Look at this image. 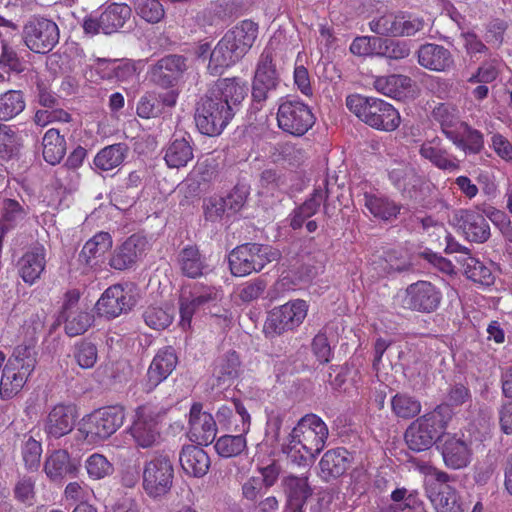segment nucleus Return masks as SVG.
<instances>
[{"mask_svg": "<svg viewBox=\"0 0 512 512\" xmlns=\"http://www.w3.org/2000/svg\"><path fill=\"white\" fill-rule=\"evenodd\" d=\"M231 107L209 92L196 106L195 123L198 130L208 136L220 135L234 117Z\"/></svg>", "mask_w": 512, "mask_h": 512, "instance_id": "9", "label": "nucleus"}, {"mask_svg": "<svg viewBox=\"0 0 512 512\" xmlns=\"http://www.w3.org/2000/svg\"><path fill=\"white\" fill-rule=\"evenodd\" d=\"M434 117L440 123L442 131L451 139L460 127V121L455 108L441 104L434 109Z\"/></svg>", "mask_w": 512, "mask_h": 512, "instance_id": "55", "label": "nucleus"}, {"mask_svg": "<svg viewBox=\"0 0 512 512\" xmlns=\"http://www.w3.org/2000/svg\"><path fill=\"white\" fill-rule=\"evenodd\" d=\"M503 64L497 59L493 58L483 62L477 71L468 79L470 83H491L497 79L500 74Z\"/></svg>", "mask_w": 512, "mask_h": 512, "instance_id": "57", "label": "nucleus"}, {"mask_svg": "<svg viewBox=\"0 0 512 512\" xmlns=\"http://www.w3.org/2000/svg\"><path fill=\"white\" fill-rule=\"evenodd\" d=\"M143 318L150 328L162 330L172 323L174 319V308L169 304L161 306L152 305L145 310Z\"/></svg>", "mask_w": 512, "mask_h": 512, "instance_id": "49", "label": "nucleus"}, {"mask_svg": "<svg viewBox=\"0 0 512 512\" xmlns=\"http://www.w3.org/2000/svg\"><path fill=\"white\" fill-rule=\"evenodd\" d=\"M68 302L65 304L66 321L65 330L69 336H77L83 334L91 325L92 318L88 312H68L70 305L77 302L79 295L76 292H69L67 294Z\"/></svg>", "mask_w": 512, "mask_h": 512, "instance_id": "42", "label": "nucleus"}, {"mask_svg": "<svg viewBox=\"0 0 512 512\" xmlns=\"http://www.w3.org/2000/svg\"><path fill=\"white\" fill-rule=\"evenodd\" d=\"M85 469L88 477L92 480H101L114 473L113 464L106 456L100 453H93L85 460Z\"/></svg>", "mask_w": 512, "mask_h": 512, "instance_id": "53", "label": "nucleus"}, {"mask_svg": "<svg viewBox=\"0 0 512 512\" xmlns=\"http://www.w3.org/2000/svg\"><path fill=\"white\" fill-rule=\"evenodd\" d=\"M328 427L315 414L302 417L281 444L282 452L292 463L308 466L324 449Z\"/></svg>", "mask_w": 512, "mask_h": 512, "instance_id": "1", "label": "nucleus"}, {"mask_svg": "<svg viewBox=\"0 0 512 512\" xmlns=\"http://www.w3.org/2000/svg\"><path fill=\"white\" fill-rule=\"evenodd\" d=\"M104 64L111 66L114 71L113 77L117 78L118 81L131 85L138 83L140 71L144 68L142 61L99 60V66Z\"/></svg>", "mask_w": 512, "mask_h": 512, "instance_id": "44", "label": "nucleus"}, {"mask_svg": "<svg viewBox=\"0 0 512 512\" xmlns=\"http://www.w3.org/2000/svg\"><path fill=\"white\" fill-rule=\"evenodd\" d=\"M80 470V461L72 458L67 450L58 449L50 453L44 463V471L52 481H62L67 477H76Z\"/></svg>", "mask_w": 512, "mask_h": 512, "instance_id": "21", "label": "nucleus"}, {"mask_svg": "<svg viewBox=\"0 0 512 512\" xmlns=\"http://www.w3.org/2000/svg\"><path fill=\"white\" fill-rule=\"evenodd\" d=\"M489 147L506 162L512 163V143L499 132H490Z\"/></svg>", "mask_w": 512, "mask_h": 512, "instance_id": "64", "label": "nucleus"}, {"mask_svg": "<svg viewBox=\"0 0 512 512\" xmlns=\"http://www.w3.org/2000/svg\"><path fill=\"white\" fill-rule=\"evenodd\" d=\"M181 273L188 278H198L204 275L207 268L204 257L195 246L183 248L177 258Z\"/></svg>", "mask_w": 512, "mask_h": 512, "instance_id": "40", "label": "nucleus"}, {"mask_svg": "<svg viewBox=\"0 0 512 512\" xmlns=\"http://www.w3.org/2000/svg\"><path fill=\"white\" fill-rule=\"evenodd\" d=\"M179 461L183 471L196 478L206 475L210 467L208 454L202 448L194 445L182 448Z\"/></svg>", "mask_w": 512, "mask_h": 512, "instance_id": "34", "label": "nucleus"}, {"mask_svg": "<svg viewBox=\"0 0 512 512\" xmlns=\"http://www.w3.org/2000/svg\"><path fill=\"white\" fill-rule=\"evenodd\" d=\"M215 97H219L223 103H227L235 113L237 107L245 99L248 93L247 83L239 78H225L219 80L216 88L210 91Z\"/></svg>", "mask_w": 512, "mask_h": 512, "instance_id": "35", "label": "nucleus"}, {"mask_svg": "<svg viewBox=\"0 0 512 512\" xmlns=\"http://www.w3.org/2000/svg\"><path fill=\"white\" fill-rule=\"evenodd\" d=\"M379 43L378 37H357L350 45V51L357 56H377Z\"/></svg>", "mask_w": 512, "mask_h": 512, "instance_id": "62", "label": "nucleus"}, {"mask_svg": "<svg viewBox=\"0 0 512 512\" xmlns=\"http://www.w3.org/2000/svg\"><path fill=\"white\" fill-rule=\"evenodd\" d=\"M441 298V292L430 282L418 281L406 288L402 305L411 310L429 313L437 309Z\"/></svg>", "mask_w": 512, "mask_h": 512, "instance_id": "17", "label": "nucleus"}, {"mask_svg": "<svg viewBox=\"0 0 512 512\" xmlns=\"http://www.w3.org/2000/svg\"><path fill=\"white\" fill-rule=\"evenodd\" d=\"M258 35V26L250 20H244L229 30L223 37L229 42L241 58L251 49Z\"/></svg>", "mask_w": 512, "mask_h": 512, "instance_id": "33", "label": "nucleus"}, {"mask_svg": "<svg viewBox=\"0 0 512 512\" xmlns=\"http://www.w3.org/2000/svg\"><path fill=\"white\" fill-rule=\"evenodd\" d=\"M43 157L51 165L59 163L66 153V143L59 131L51 128L43 137Z\"/></svg>", "mask_w": 512, "mask_h": 512, "instance_id": "45", "label": "nucleus"}, {"mask_svg": "<svg viewBox=\"0 0 512 512\" xmlns=\"http://www.w3.org/2000/svg\"><path fill=\"white\" fill-rule=\"evenodd\" d=\"M73 355L77 364L83 369L92 368L98 359L96 346L89 342H81L75 345Z\"/></svg>", "mask_w": 512, "mask_h": 512, "instance_id": "59", "label": "nucleus"}, {"mask_svg": "<svg viewBox=\"0 0 512 512\" xmlns=\"http://www.w3.org/2000/svg\"><path fill=\"white\" fill-rule=\"evenodd\" d=\"M148 249L147 239L134 234L114 250L109 265L116 270L128 269L141 259Z\"/></svg>", "mask_w": 512, "mask_h": 512, "instance_id": "19", "label": "nucleus"}, {"mask_svg": "<svg viewBox=\"0 0 512 512\" xmlns=\"http://www.w3.org/2000/svg\"><path fill=\"white\" fill-rule=\"evenodd\" d=\"M126 156V147L123 144H114L103 148L94 158L96 168L110 171L120 166Z\"/></svg>", "mask_w": 512, "mask_h": 512, "instance_id": "48", "label": "nucleus"}, {"mask_svg": "<svg viewBox=\"0 0 512 512\" xmlns=\"http://www.w3.org/2000/svg\"><path fill=\"white\" fill-rule=\"evenodd\" d=\"M247 447L245 434L224 435L216 440L215 450L225 458L235 457L241 454Z\"/></svg>", "mask_w": 512, "mask_h": 512, "instance_id": "52", "label": "nucleus"}, {"mask_svg": "<svg viewBox=\"0 0 512 512\" xmlns=\"http://www.w3.org/2000/svg\"><path fill=\"white\" fill-rule=\"evenodd\" d=\"M174 469L170 460L157 456L145 462L142 479L143 489L152 498L167 494L173 483Z\"/></svg>", "mask_w": 512, "mask_h": 512, "instance_id": "12", "label": "nucleus"}, {"mask_svg": "<svg viewBox=\"0 0 512 512\" xmlns=\"http://www.w3.org/2000/svg\"><path fill=\"white\" fill-rule=\"evenodd\" d=\"M112 247V238L107 232H99L83 246L79 259L90 267L98 265Z\"/></svg>", "mask_w": 512, "mask_h": 512, "instance_id": "38", "label": "nucleus"}, {"mask_svg": "<svg viewBox=\"0 0 512 512\" xmlns=\"http://www.w3.org/2000/svg\"><path fill=\"white\" fill-rule=\"evenodd\" d=\"M364 205L374 217L386 221L396 218L401 209L393 200L371 192L364 193Z\"/></svg>", "mask_w": 512, "mask_h": 512, "instance_id": "41", "label": "nucleus"}, {"mask_svg": "<svg viewBox=\"0 0 512 512\" xmlns=\"http://www.w3.org/2000/svg\"><path fill=\"white\" fill-rule=\"evenodd\" d=\"M413 82L404 75L380 76L374 80V88L388 97L403 99L412 92Z\"/></svg>", "mask_w": 512, "mask_h": 512, "instance_id": "39", "label": "nucleus"}, {"mask_svg": "<svg viewBox=\"0 0 512 512\" xmlns=\"http://www.w3.org/2000/svg\"><path fill=\"white\" fill-rule=\"evenodd\" d=\"M217 424L226 430L248 433L251 425V417L244 405L234 400L230 404L222 405L216 412Z\"/></svg>", "mask_w": 512, "mask_h": 512, "instance_id": "22", "label": "nucleus"}, {"mask_svg": "<svg viewBox=\"0 0 512 512\" xmlns=\"http://www.w3.org/2000/svg\"><path fill=\"white\" fill-rule=\"evenodd\" d=\"M177 357L171 348L159 351L153 358L144 383V390L151 392L163 382L175 369Z\"/></svg>", "mask_w": 512, "mask_h": 512, "instance_id": "24", "label": "nucleus"}, {"mask_svg": "<svg viewBox=\"0 0 512 512\" xmlns=\"http://www.w3.org/2000/svg\"><path fill=\"white\" fill-rule=\"evenodd\" d=\"M418 63L425 69L435 72H447L454 66L452 53L442 45L427 43L420 46Z\"/></svg>", "mask_w": 512, "mask_h": 512, "instance_id": "26", "label": "nucleus"}, {"mask_svg": "<svg viewBox=\"0 0 512 512\" xmlns=\"http://www.w3.org/2000/svg\"><path fill=\"white\" fill-rule=\"evenodd\" d=\"M451 419V410L447 405H440L431 413L413 421L405 432V441L409 449L421 452L431 448L440 438Z\"/></svg>", "mask_w": 512, "mask_h": 512, "instance_id": "5", "label": "nucleus"}, {"mask_svg": "<svg viewBox=\"0 0 512 512\" xmlns=\"http://www.w3.org/2000/svg\"><path fill=\"white\" fill-rule=\"evenodd\" d=\"M75 420V409L71 405L57 404L48 413L44 430L54 438L68 434Z\"/></svg>", "mask_w": 512, "mask_h": 512, "instance_id": "30", "label": "nucleus"}, {"mask_svg": "<svg viewBox=\"0 0 512 512\" xmlns=\"http://www.w3.org/2000/svg\"><path fill=\"white\" fill-rule=\"evenodd\" d=\"M167 413V408L159 403L147 402L134 410L131 424L126 433L137 448L149 449L160 444V424Z\"/></svg>", "mask_w": 512, "mask_h": 512, "instance_id": "3", "label": "nucleus"}, {"mask_svg": "<svg viewBox=\"0 0 512 512\" xmlns=\"http://www.w3.org/2000/svg\"><path fill=\"white\" fill-rule=\"evenodd\" d=\"M461 228L469 241L483 243L490 237V227L485 217L474 211L460 212Z\"/></svg>", "mask_w": 512, "mask_h": 512, "instance_id": "37", "label": "nucleus"}, {"mask_svg": "<svg viewBox=\"0 0 512 512\" xmlns=\"http://www.w3.org/2000/svg\"><path fill=\"white\" fill-rule=\"evenodd\" d=\"M419 154L441 170L456 171L460 167L458 159L446 151L438 138L422 143Z\"/></svg>", "mask_w": 512, "mask_h": 512, "instance_id": "32", "label": "nucleus"}, {"mask_svg": "<svg viewBox=\"0 0 512 512\" xmlns=\"http://www.w3.org/2000/svg\"><path fill=\"white\" fill-rule=\"evenodd\" d=\"M131 16V8L126 4L112 3L100 15H89L83 22L86 34H112L122 28Z\"/></svg>", "mask_w": 512, "mask_h": 512, "instance_id": "15", "label": "nucleus"}, {"mask_svg": "<svg viewBox=\"0 0 512 512\" xmlns=\"http://www.w3.org/2000/svg\"><path fill=\"white\" fill-rule=\"evenodd\" d=\"M440 449L444 464L449 469H463L471 463L470 444L458 434H442Z\"/></svg>", "mask_w": 512, "mask_h": 512, "instance_id": "18", "label": "nucleus"}, {"mask_svg": "<svg viewBox=\"0 0 512 512\" xmlns=\"http://www.w3.org/2000/svg\"><path fill=\"white\" fill-rule=\"evenodd\" d=\"M280 129L294 136L304 135L315 123L311 109L300 100L284 99L277 112Z\"/></svg>", "mask_w": 512, "mask_h": 512, "instance_id": "10", "label": "nucleus"}, {"mask_svg": "<svg viewBox=\"0 0 512 512\" xmlns=\"http://www.w3.org/2000/svg\"><path fill=\"white\" fill-rule=\"evenodd\" d=\"M450 140L457 147L469 153H479L484 147L483 134L466 123H460V127Z\"/></svg>", "mask_w": 512, "mask_h": 512, "instance_id": "43", "label": "nucleus"}, {"mask_svg": "<svg viewBox=\"0 0 512 512\" xmlns=\"http://www.w3.org/2000/svg\"><path fill=\"white\" fill-rule=\"evenodd\" d=\"M239 367V358L235 352L228 353L225 357L219 359L214 368V375L219 382H225L237 375Z\"/></svg>", "mask_w": 512, "mask_h": 512, "instance_id": "58", "label": "nucleus"}, {"mask_svg": "<svg viewBox=\"0 0 512 512\" xmlns=\"http://www.w3.org/2000/svg\"><path fill=\"white\" fill-rule=\"evenodd\" d=\"M282 486L287 497L286 511L301 512L312 493L308 477L288 475L282 480Z\"/></svg>", "mask_w": 512, "mask_h": 512, "instance_id": "29", "label": "nucleus"}, {"mask_svg": "<svg viewBox=\"0 0 512 512\" xmlns=\"http://www.w3.org/2000/svg\"><path fill=\"white\" fill-rule=\"evenodd\" d=\"M25 45L35 53H48L59 42L57 24L46 18H33L23 29Z\"/></svg>", "mask_w": 512, "mask_h": 512, "instance_id": "13", "label": "nucleus"}, {"mask_svg": "<svg viewBox=\"0 0 512 512\" xmlns=\"http://www.w3.org/2000/svg\"><path fill=\"white\" fill-rule=\"evenodd\" d=\"M278 76L269 54H262L253 82L252 97L255 101H264L267 93L276 88Z\"/></svg>", "mask_w": 512, "mask_h": 512, "instance_id": "28", "label": "nucleus"}, {"mask_svg": "<svg viewBox=\"0 0 512 512\" xmlns=\"http://www.w3.org/2000/svg\"><path fill=\"white\" fill-rule=\"evenodd\" d=\"M377 51V56L400 60L406 58L410 54V47L406 41L380 38Z\"/></svg>", "mask_w": 512, "mask_h": 512, "instance_id": "56", "label": "nucleus"}, {"mask_svg": "<svg viewBox=\"0 0 512 512\" xmlns=\"http://www.w3.org/2000/svg\"><path fill=\"white\" fill-rule=\"evenodd\" d=\"M462 267L467 278L472 281L482 284L491 285L494 282V275L491 269V265H486L477 258L471 256H463Z\"/></svg>", "mask_w": 512, "mask_h": 512, "instance_id": "46", "label": "nucleus"}, {"mask_svg": "<svg viewBox=\"0 0 512 512\" xmlns=\"http://www.w3.org/2000/svg\"><path fill=\"white\" fill-rule=\"evenodd\" d=\"M391 409L396 417L410 419L421 412V403L409 394L397 393L391 398Z\"/></svg>", "mask_w": 512, "mask_h": 512, "instance_id": "50", "label": "nucleus"}, {"mask_svg": "<svg viewBox=\"0 0 512 512\" xmlns=\"http://www.w3.org/2000/svg\"><path fill=\"white\" fill-rule=\"evenodd\" d=\"M220 299V290L213 286L196 284L188 292L186 289H183L179 299V325L181 328L184 330L189 329L196 311Z\"/></svg>", "mask_w": 512, "mask_h": 512, "instance_id": "14", "label": "nucleus"}, {"mask_svg": "<svg viewBox=\"0 0 512 512\" xmlns=\"http://www.w3.org/2000/svg\"><path fill=\"white\" fill-rule=\"evenodd\" d=\"M217 434V421L209 412L202 410V405L195 403L189 413L190 438L200 445L212 443Z\"/></svg>", "mask_w": 512, "mask_h": 512, "instance_id": "20", "label": "nucleus"}, {"mask_svg": "<svg viewBox=\"0 0 512 512\" xmlns=\"http://www.w3.org/2000/svg\"><path fill=\"white\" fill-rule=\"evenodd\" d=\"M36 366V353L31 345L17 346L5 363L0 379L3 399L16 396L27 383Z\"/></svg>", "mask_w": 512, "mask_h": 512, "instance_id": "4", "label": "nucleus"}, {"mask_svg": "<svg viewBox=\"0 0 512 512\" xmlns=\"http://www.w3.org/2000/svg\"><path fill=\"white\" fill-rule=\"evenodd\" d=\"M389 179L404 195L415 200L424 198L430 188L428 182L423 180L420 176L408 171L403 166L390 170Z\"/></svg>", "mask_w": 512, "mask_h": 512, "instance_id": "25", "label": "nucleus"}, {"mask_svg": "<svg viewBox=\"0 0 512 512\" xmlns=\"http://www.w3.org/2000/svg\"><path fill=\"white\" fill-rule=\"evenodd\" d=\"M197 53L200 57L210 53L208 70L213 75L222 74L226 68L232 66L241 58L224 37L212 51L210 45L204 43L199 46Z\"/></svg>", "mask_w": 512, "mask_h": 512, "instance_id": "23", "label": "nucleus"}, {"mask_svg": "<svg viewBox=\"0 0 512 512\" xmlns=\"http://www.w3.org/2000/svg\"><path fill=\"white\" fill-rule=\"evenodd\" d=\"M46 266V249L42 245L31 247L19 260V273L23 281L34 284Z\"/></svg>", "mask_w": 512, "mask_h": 512, "instance_id": "31", "label": "nucleus"}, {"mask_svg": "<svg viewBox=\"0 0 512 512\" xmlns=\"http://www.w3.org/2000/svg\"><path fill=\"white\" fill-rule=\"evenodd\" d=\"M135 290L132 284L108 287L96 303L97 312L107 318H115L129 311L136 304Z\"/></svg>", "mask_w": 512, "mask_h": 512, "instance_id": "16", "label": "nucleus"}, {"mask_svg": "<svg viewBox=\"0 0 512 512\" xmlns=\"http://www.w3.org/2000/svg\"><path fill=\"white\" fill-rule=\"evenodd\" d=\"M281 253L278 249L258 243H246L234 248L228 257L231 273L244 277L261 271L267 264L278 261Z\"/></svg>", "mask_w": 512, "mask_h": 512, "instance_id": "7", "label": "nucleus"}, {"mask_svg": "<svg viewBox=\"0 0 512 512\" xmlns=\"http://www.w3.org/2000/svg\"><path fill=\"white\" fill-rule=\"evenodd\" d=\"M122 407L111 406L84 416L77 426V437L89 445H98L114 434L124 423Z\"/></svg>", "mask_w": 512, "mask_h": 512, "instance_id": "6", "label": "nucleus"}, {"mask_svg": "<svg viewBox=\"0 0 512 512\" xmlns=\"http://www.w3.org/2000/svg\"><path fill=\"white\" fill-rule=\"evenodd\" d=\"M319 465L323 474L337 477L347 469L348 452L344 448L329 450L324 453Z\"/></svg>", "mask_w": 512, "mask_h": 512, "instance_id": "47", "label": "nucleus"}, {"mask_svg": "<svg viewBox=\"0 0 512 512\" xmlns=\"http://www.w3.org/2000/svg\"><path fill=\"white\" fill-rule=\"evenodd\" d=\"M193 157L191 137L175 136L165 149L164 160L168 167L179 169L185 167Z\"/></svg>", "mask_w": 512, "mask_h": 512, "instance_id": "36", "label": "nucleus"}, {"mask_svg": "<svg viewBox=\"0 0 512 512\" xmlns=\"http://www.w3.org/2000/svg\"><path fill=\"white\" fill-rule=\"evenodd\" d=\"M308 304L296 299L289 301L269 312L264 331L269 335H281L298 327L307 316Z\"/></svg>", "mask_w": 512, "mask_h": 512, "instance_id": "11", "label": "nucleus"}, {"mask_svg": "<svg viewBox=\"0 0 512 512\" xmlns=\"http://www.w3.org/2000/svg\"><path fill=\"white\" fill-rule=\"evenodd\" d=\"M186 69L185 59L179 55H168L151 68L152 80L162 87H172Z\"/></svg>", "mask_w": 512, "mask_h": 512, "instance_id": "27", "label": "nucleus"}, {"mask_svg": "<svg viewBox=\"0 0 512 512\" xmlns=\"http://www.w3.org/2000/svg\"><path fill=\"white\" fill-rule=\"evenodd\" d=\"M134 9L141 19L151 24L159 23L165 16L161 0H135Z\"/></svg>", "mask_w": 512, "mask_h": 512, "instance_id": "54", "label": "nucleus"}, {"mask_svg": "<svg viewBox=\"0 0 512 512\" xmlns=\"http://www.w3.org/2000/svg\"><path fill=\"white\" fill-rule=\"evenodd\" d=\"M261 186L268 191L284 190L288 187L285 173L275 169H266L261 173Z\"/></svg>", "mask_w": 512, "mask_h": 512, "instance_id": "63", "label": "nucleus"}, {"mask_svg": "<svg viewBox=\"0 0 512 512\" xmlns=\"http://www.w3.org/2000/svg\"><path fill=\"white\" fill-rule=\"evenodd\" d=\"M419 470L426 476L425 494L436 512H455L459 508L456 489L450 484L454 478L438 468L422 464Z\"/></svg>", "mask_w": 512, "mask_h": 512, "instance_id": "8", "label": "nucleus"}, {"mask_svg": "<svg viewBox=\"0 0 512 512\" xmlns=\"http://www.w3.org/2000/svg\"><path fill=\"white\" fill-rule=\"evenodd\" d=\"M41 455V443L29 437L22 447V456L26 467L31 470L37 469L40 465Z\"/></svg>", "mask_w": 512, "mask_h": 512, "instance_id": "61", "label": "nucleus"}, {"mask_svg": "<svg viewBox=\"0 0 512 512\" xmlns=\"http://www.w3.org/2000/svg\"><path fill=\"white\" fill-rule=\"evenodd\" d=\"M346 106L366 125L380 131H395L401 124L399 111L390 103L376 97L349 95Z\"/></svg>", "mask_w": 512, "mask_h": 512, "instance_id": "2", "label": "nucleus"}, {"mask_svg": "<svg viewBox=\"0 0 512 512\" xmlns=\"http://www.w3.org/2000/svg\"><path fill=\"white\" fill-rule=\"evenodd\" d=\"M25 108V100L20 91L10 90L0 95V119L10 120Z\"/></svg>", "mask_w": 512, "mask_h": 512, "instance_id": "51", "label": "nucleus"}, {"mask_svg": "<svg viewBox=\"0 0 512 512\" xmlns=\"http://www.w3.org/2000/svg\"><path fill=\"white\" fill-rule=\"evenodd\" d=\"M400 15L386 14L370 23L373 32L380 35L399 36Z\"/></svg>", "mask_w": 512, "mask_h": 512, "instance_id": "60", "label": "nucleus"}]
</instances>
